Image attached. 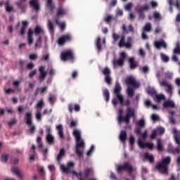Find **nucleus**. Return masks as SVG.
<instances>
[{
	"mask_svg": "<svg viewBox=\"0 0 180 180\" xmlns=\"http://www.w3.org/2000/svg\"><path fill=\"white\" fill-rule=\"evenodd\" d=\"M141 72H143L144 74H147L150 69L147 66H143V68H140Z\"/></svg>",
	"mask_w": 180,
	"mask_h": 180,
	"instance_id": "nucleus-54",
	"label": "nucleus"
},
{
	"mask_svg": "<svg viewBox=\"0 0 180 180\" xmlns=\"http://www.w3.org/2000/svg\"><path fill=\"white\" fill-rule=\"evenodd\" d=\"M126 115L124 117V122L126 123V124H129L130 123V119H136V111L134 108H131L130 107H127L126 109Z\"/></svg>",
	"mask_w": 180,
	"mask_h": 180,
	"instance_id": "nucleus-9",
	"label": "nucleus"
},
{
	"mask_svg": "<svg viewBox=\"0 0 180 180\" xmlns=\"http://www.w3.org/2000/svg\"><path fill=\"white\" fill-rule=\"evenodd\" d=\"M169 164H171V157L167 156L160 163L157 165L156 168L158 169L159 172H161V174L168 175Z\"/></svg>",
	"mask_w": 180,
	"mask_h": 180,
	"instance_id": "nucleus-3",
	"label": "nucleus"
},
{
	"mask_svg": "<svg viewBox=\"0 0 180 180\" xmlns=\"http://www.w3.org/2000/svg\"><path fill=\"white\" fill-rule=\"evenodd\" d=\"M143 157L144 158H146V160H148L149 162H154V156L153 155H150V153H148V152L144 153Z\"/></svg>",
	"mask_w": 180,
	"mask_h": 180,
	"instance_id": "nucleus-35",
	"label": "nucleus"
},
{
	"mask_svg": "<svg viewBox=\"0 0 180 180\" xmlns=\"http://www.w3.org/2000/svg\"><path fill=\"white\" fill-rule=\"evenodd\" d=\"M44 106V101L43 99L40 100L39 103L37 104V113L35 115V117L37 120H41V109H43V107Z\"/></svg>",
	"mask_w": 180,
	"mask_h": 180,
	"instance_id": "nucleus-10",
	"label": "nucleus"
},
{
	"mask_svg": "<svg viewBox=\"0 0 180 180\" xmlns=\"http://www.w3.org/2000/svg\"><path fill=\"white\" fill-rule=\"evenodd\" d=\"M94 151H95V146L94 145H92L90 148V149L88 150L86 155H88V157L92 155V153H94Z\"/></svg>",
	"mask_w": 180,
	"mask_h": 180,
	"instance_id": "nucleus-53",
	"label": "nucleus"
},
{
	"mask_svg": "<svg viewBox=\"0 0 180 180\" xmlns=\"http://www.w3.org/2000/svg\"><path fill=\"white\" fill-rule=\"evenodd\" d=\"M60 60L62 61H70L72 63L75 60V56L72 50H67L62 51L60 53Z\"/></svg>",
	"mask_w": 180,
	"mask_h": 180,
	"instance_id": "nucleus-6",
	"label": "nucleus"
},
{
	"mask_svg": "<svg viewBox=\"0 0 180 180\" xmlns=\"http://www.w3.org/2000/svg\"><path fill=\"white\" fill-rule=\"evenodd\" d=\"M138 124L140 127H144L146 126V121L143 119H141L138 122Z\"/></svg>",
	"mask_w": 180,
	"mask_h": 180,
	"instance_id": "nucleus-59",
	"label": "nucleus"
},
{
	"mask_svg": "<svg viewBox=\"0 0 180 180\" xmlns=\"http://www.w3.org/2000/svg\"><path fill=\"white\" fill-rule=\"evenodd\" d=\"M38 0H30V6L33 8L34 11H40V4L37 2Z\"/></svg>",
	"mask_w": 180,
	"mask_h": 180,
	"instance_id": "nucleus-19",
	"label": "nucleus"
},
{
	"mask_svg": "<svg viewBox=\"0 0 180 180\" xmlns=\"http://www.w3.org/2000/svg\"><path fill=\"white\" fill-rule=\"evenodd\" d=\"M160 58L164 63H168V61H169V57H168V56L164 54L163 53H160Z\"/></svg>",
	"mask_w": 180,
	"mask_h": 180,
	"instance_id": "nucleus-45",
	"label": "nucleus"
},
{
	"mask_svg": "<svg viewBox=\"0 0 180 180\" xmlns=\"http://www.w3.org/2000/svg\"><path fill=\"white\" fill-rule=\"evenodd\" d=\"M13 85L14 87L15 88H19L20 85V81L19 80H15L13 82Z\"/></svg>",
	"mask_w": 180,
	"mask_h": 180,
	"instance_id": "nucleus-63",
	"label": "nucleus"
},
{
	"mask_svg": "<svg viewBox=\"0 0 180 180\" xmlns=\"http://www.w3.org/2000/svg\"><path fill=\"white\" fill-rule=\"evenodd\" d=\"M56 130H58V136H59L60 139H61L62 140L64 139H65L64 129L63 128V125L62 124L57 125Z\"/></svg>",
	"mask_w": 180,
	"mask_h": 180,
	"instance_id": "nucleus-21",
	"label": "nucleus"
},
{
	"mask_svg": "<svg viewBox=\"0 0 180 180\" xmlns=\"http://www.w3.org/2000/svg\"><path fill=\"white\" fill-rule=\"evenodd\" d=\"M103 95L105 98V102H109L110 99V93H109V90L108 89H105L103 90Z\"/></svg>",
	"mask_w": 180,
	"mask_h": 180,
	"instance_id": "nucleus-32",
	"label": "nucleus"
},
{
	"mask_svg": "<svg viewBox=\"0 0 180 180\" xmlns=\"http://www.w3.org/2000/svg\"><path fill=\"white\" fill-rule=\"evenodd\" d=\"M163 108H175V103L172 101H166L162 104Z\"/></svg>",
	"mask_w": 180,
	"mask_h": 180,
	"instance_id": "nucleus-27",
	"label": "nucleus"
},
{
	"mask_svg": "<svg viewBox=\"0 0 180 180\" xmlns=\"http://www.w3.org/2000/svg\"><path fill=\"white\" fill-rule=\"evenodd\" d=\"M124 47H126L127 49H130L131 47V37H128L127 41L125 42V44L124 45Z\"/></svg>",
	"mask_w": 180,
	"mask_h": 180,
	"instance_id": "nucleus-44",
	"label": "nucleus"
},
{
	"mask_svg": "<svg viewBox=\"0 0 180 180\" xmlns=\"http://www.w3.org/2000/svg\"><path fill=\"white\" fill-rule=\"evenodd\" d=\"M11 172H13V174H15V175H17L18 178H20V179L23 178V175H22V173H20V171L19 170V169L16 167H12Z\"/></svg>",
	"mask_w": 180,
	"mask_h": 180,
	"instance_id": "nucleus-31",
	"label": "nucleus"
},
{
	"mask_svg": "<svg viewBox=\"0 0 180 180\" xmlns=\"http://www.w3.org/2000/svg\"><path fill=\"white\" fill-rule=\"evenodd\" d=\"M112 37L114 41H117V40H119L120 39V35L117 34L115 32H113L112 34Z\"/></svg>",
	"mask_w": 180,
	"mask_h": 180,
	"instance_id": "nucleus-52",
	"label": "nucleus"
},
{
	"mask_svg": "<svg viewBox=\"0 0 180 180\" xmlns=\"http://www.w3.org/2000/svg\"><path fill=\"white\" fill-rule=\"evenodd\" d=\"M157 150L158 153H162L164 151V146L162 145V139H158L157 140Z\"/></svg>",
	"mask_w": 180,
	"mask_h": 180,
	"instance_id": "nucleus-23",
	"label": "nucleus"
},
{
	"mask_svg": "<svg viewBox=\"0 0 180 180\" xmlns=\"http://www.w3.org/2000/svg\"><path fill=\"white\" fill-rule=\"evenodd\" d=\"M122 91V86H120V83L117 82L115 83V89H114V94L116 96V98H114L112 100V103L114 106H116L117 103H123V95L120 94V91Z\"/></svg>",
	"mask_w": 180,
	"mask_h": 180,
	"instance_id": "nucleus-4",
	"label": "nucleus"
},
{
	"mask_svg": "<svg viewBox=\"0 0 180 180\" xmlns=\"http://www.w3.org/2000/svg\"><path fill=\"white\" fill-rule=\"evenodd\" d=\"M66 14H67V12L65 11V10H64V8H59L56 12L55 18L60 19V16H64V15H66Z\"/></svg>",
	"mask_w": 180,
	"mask_h": 180,
	"instance_id": "nucleus-24",
	"label": "nucleus"
},
{
	"mask_svg": "<svg viewBox=\"0 0 180 180\" xmlns=\"http://www.w3.org/2000/svg\"><path fill=\"white\" fill-rule=\"evenodd\" d=\"M148 9H150V6L145 5L138 10L139 19L140 20H144V19H146V14L144 13V11H148Z\"/></svg>",
	"mask_w": 180,
	"mask_h": 180,
	"instance_id": "nucleus-13",
	"label": "nucleus"
},
{
	"mask_svg": "<svg viewBox=\"0 0 180 180\" xmlns=\"http://www.w3.org/2000/svg\"><path fill=\"white\" fill-rule=\"evenodd\" d=\"M31 150H32L33 153L31 156H30V161H34V160H36V157H37V153H36V146L32 145Z\"/></svg>",
	"mask_w": 180,
	"mask_h": 180,
	"instance_id": "nucleus-30",
	"label": "nucleus"
},
{
	"mask_svg": "<svg viewBox=\"0 0 180 180\" xmlns=\"http://www.w3.org/2000/svg\"><path fill=\"white\" fill-rule=\"evenodd\" d=\"M8 160H9V155L4 154L1 157V162H8Z\"/></svg>",
	"mask_w": 180,
	"mask_h": 180,
	"instance_id": "nucleus-48",
	"label": "nucleus"
},
{
	"mask_svg": "<svg viewBox=\"0 0 180 180\" xmlns=\"http://www.w3.org/2000/svg\"><path fill=\"white\" fill-rule=\"evenodd\" d=\"M55 22L56 25H58V27H60V30H65V22H60V18H57L55 20Z\"/></svg>",
	"mask_w": 180,
	"mask_h": 180,
	"instance_id": "nucleus-34",
	"label": "nucleus"
},
{
	"mask_svg": "<svg viewBox=\"0 0 180 180\" xmlns=\"http://www.w3.org/2000/svg\"><path fill=\"white\" fill-rule=\"evenodd\" d=\"M125 84L128 86L127 88V95L129 98H133L134 96V88H140V83L137 82L136 79L133 77H128L125 79ZM133 87H131V86Z\"/></svg>",
	"mask_w": 180,
	"mask_h": 180,
	"instance_id": "nucleus-2",
	"label": "nucleus"
},
{
	"mask_svg": "<svg viewBox=\"0 0 180 180\" xmlns=\"http://www.w3.org/2000/svg\"><path fill=\"white\" fill-rule=\"evenodd\" d=\"M39 75L38 77V80L40 83L43 82L47 77V72L46 71V66L43 65L39 68Z\"/></svg>",
	"mask_w": 180,
	"mask_h": 180,
	"instance_id": "nucleus-11",
	"label": "nucleus"
},
{
	"mask_svg": "<svg viewBox=\"0 0 180 180\" xmlns=\"http://www.w3.org/2000/svg\"><path fill=\"white\" fill-rule=\"evenodd\" d=\"M169 153H172V154H180V150L178 148H174L172 146H169L168 148Z\"/></svg>",
	"mask_w": 180,
	"mask_h": 180,
	"instance_id": "nucleus-36",
	"label": "nucleus"
},
{
	"mask_svg": "<svg viewBox=\"0 0 180 180\" xmlns=\"http://www.w3.org/2000/svg\"><path fill=\"white\" fill-rule=\"evenodd\" d=\"M160 86L167 87V94H169L170 95H172V86L171 84H169L168 82H167V80L164 79L161 82H160Z\"/></svg>",
	"mask_w": 180,
	"mask_h": 180,
	"instance_id": "nucleus-15",
	"label": "nucleus"
},
{
	"mask_svg": "<svg viewBox=\"0 0 180 180\" xmlns=\"http://www.w3.org/2000/svg\"><path fill=\"white\" fill-rule=\"evenodd\" d=\"M126 37H124V35L122 34L120 37V40L118 43V46L120 49H122V47H124V44H126V42L124 41Z\"/></svg>",
	"mask_w": 180,
	"mask_h": 180,
	"instance_id": "nucleus-38",
	"label": "nucleus"
},
{
	"mask_svg": "<svg viewBox=\"0 0 180 180\" xmlns=\"http://www.w3.org/2000/svg\"><path fill=\"white\" fill-rule=\"evenodd\" d=\"M48 27L51 33H54V22H52L51 20L48 21Z\"/></svg>",
	"mask_w": 180,
	"mask_h": 180,
	"instance_id": "nucleus-41",
	"label": "nucleus"
},
{
	"mask_svg": "<svg viewBox=\"0 0 180 180\" xmlns=\"http://www.w3.org/2000/svg\"><path fill=\"white\" fill-rule=\"evenodd\" d=\"M68 108L70 113H72L74 110L76 112H79V110H81V106L79 105V104L70 103L68 105Z\"/></svg>",
	"mask_w": 180,
	"mask_h": 180,
	"instance_id": "nucleus-16",
	"label": "nucleus"
},
{
	"mask_svg": "<svg viewBox=\"0 0 180 180\" xmlns=\"http://www.w3.org/2000/svg\"><path fill=\"white\" fill-rule=\"evenodd\" d=\"M119 137L120 141L126 143V140H127V132L126 131H121Z\"/></svg>",
	"mask_w": 180,
	"mask_h": 180,
	"instance_id": "nucleus-26",
	"label": "nucleus"
},
{
	"mask_svg": "<svg viewBox=\"0 0 180 180\" xmlns=\"http://www.w3.org/2000/svg\"><path fill=\"white\" fill-rule=\"evenodd\" d=\"M120 105H124V106H127L129 108V106H130V100L129 99H127L124 101V97H123V100H122V103H120Z\"/></svg>",
	"mask_w": 180,
	"mask_h": 180,
	"instance_id": "nucleus-51",
	"label": "nucleus"
},
{
	"mask_svg": "<svg viewBox=\"0 0 180 180\" xmlns=\"http://www.w3.org/2000/svg\"><path fill=\"white\" fill-rule=\"evenodd\" d=\"M148 95H157V91L154 88H148L147 90Z\"/></svg>",
	"mask_w": 180,
	"mask_h": 180,
	"instance_id": "nucleus-49",
	"label": "nucleus"
},
{
	"mask_svg": "<svg viewBox=\"0 0 180 180\" xmlns=\"http://www.w3.org/2000/svg\"><path fill=\"white\" fill-rule=\"evenodd\" d=\"M155 101L157 102H161V101H165V96L164 94H155Z\"/></svg>",
	"mask_w": 180,
	"mask_h": 180,
	"instance_id": "nucleus-42",
	"label": "nucleus"
},
{
	"mask_svg": "<svg viewBox=\"0 0 180 180\" xmlns=\"http://www.w3.org/2000/svg\"><path fill=\"white\" fill-rule=\"evenodd\" d=\"M73 136L76 139L75 154L78 158H82L84 157V150H85V142L81 137L79 131H73Z\"/></svg>",
	"mask_w": 180,
	"mask_h": 180,
	"instance_id": "nucleus-1",
	"label": "nucleus"
},
{
	"mask_svg": "<svg viewBox=\"0 0 180 180\" xmlns=\"http://www.w3.org/2000/svg\"><path fill=\"white\" fill-rule=\"evenodd\" d=\"M74 167V162H70L68 163L67 167L64 165H60V169H62L63 172L65 174H70L71 172L72 168Z\"/></svg>",
	"mask_w": 180,
	"mask_h": 180,
	"instance_id": "nucleus-14",
	"label": "nucleus"
},
{
	"mask_svg": "<svg viewBox=\"0 0 180 180\" xmlns=\"http://www.w3.org/2000/svg\"><path fill=\"white\" fill-rule=\"evenodd\" d=\"M46 140L48 144H49V146H53V144H54V143H56L54 136L51 134H49L46 135Z\"/></svg>",
	"mask_w": 180,
	"mask_h": 180,
	"instance_id": "nucleus-25",
	"label": "nucleus"
},
{
	"mask_svg": "<svg viewBox=\"0 0 180 180\" xmlns=\"http://www.w3.org/2000/svg\"><path fill=\"white\" fill-rule=\"evenodd\" d=\"M65 155V149L62 148L60 150L59 154L58 155L56 160L58 161V162H60V161H61V159L63 158V157H64Z\"/></svg>",
	"mask_w": 180,
	"mask_h": 180,
	"instance_id": "nucleus-33",
	"label": "nucleus"
},
{
	"mask_svg": "<svg viewBox=\"0 0 180 180\" xmlns=\"http://www.w3.org/2000/svg\"><path fill=\"white\" fill-rule=\"evenodd\" d=\"M174 54L180 55V44H179V42H177L176 44V47L174 49Z\"/></svg>",
	"mask_w": 180,
	"mask_h": 180,
	"instance_id": "nucleus-47",
	"label": "nucleus"
},
{
	"mask_svg": "<svg viewBox=\"0 0 180 180\" xmlns=\"http://www.w3.org/2000/svg\"><path fill=\"white\" fill-rule=\"evenodd\" d=\"M46 6L51 12H53L56 8V5L53 3V0H47Z\"/></svg>",
	"mask_w": 180,
	"mask_h": 180,
	"instance_id": "nucleus-29",
	"label": "nucleus"
},
{
	"mask_svg": "<svg viewBox=\"0 0 180 180\" xmlns=\"http://www.w3.org/2000/svg\"><path fill=\"white\" fill-rule=\"evenodd\" d=\"M96 47L98 51H101L102 50V44H101V37H98L96 41Z\"/></svg>",
	"mask_w": 180,
	"mask_h": 180,
	"instance_id": "nucleus-40",
	"label": "nucleus"
},
{
	"mask_svg": "<svg viewBox=\"0 0 180 180\" xmlns=\"http://www.w3.org/2000/svg\"><path fill=\"white\" fill-rule=\"evenodd\" d=\"M26 1L27 0H20L15 2V5L16 6H18V8H19V9H21V11H25V9H26V7L27 6L25 3Z\"/></svg>",
	"mask_w": 180,
	"mask_h": 180,
	"instance_id": "nucleus-18",
	"label": "nucleus"
},
{
	"mask_svg": "<svg viewBox=\"0 0 180 180\" xmlns=\"http://www.w3.org/2000/svg\"><path fill=\"white\" fill-rule=\"evenodd\" d=\"M105 81L108 85H110L112 84V78H110V76H105Z\"/></svg>",
	"mask_w": 180,
	"mask_h": 180,
	"instance_id": "nucleus-62",
	"label": "nucleus"
},
{
	"mask_svg": "<svg viewBox=\"0 0 180 180\" xmlns=\"http://www.w3.org/2000/svg\"><path fill=\"white\" fill-rule=\"evenodd\" d=\"M134 143H135V139H134V136H131L129 137V145L133 147L134 146Z\"/></svg>",
	"mask_w": 180,
	"mask_h": 180,
	"instance_id": "nucleus-60",
	"label": "nucleus"
},
{
	"mask_svg": "<svg viewBox=\"0 0 180 180\" xmlns=\"http://www.w3.org/2000/svg\"><path fill=\"white\" fill-rule=\"evenodd\" d=\"M27 39L29 46H32V44H33V30H32V28L28 30Z\"/></svg>",
	"mask_w": 180,
	"mask_h": 180,
	"instance_id": "nucleus-22",
	"label": "nucleus"
},
{
	"mask_svg": "<svg viewBox=\"0 0 180 180\" xmlns=\"http://www.w3.org/2000/svg\"><path fill=\"white\" fill-rule=\"evenodd\" d=\"M10 162L11 164H18V162H19V159L18 158L11 157Z\"/></svg>",
	"mask_w": 180,
	"mask_h": 180,
	"instance_id": "nucleus-56",
	"label": "nucleus"
},
{
	"mask_svg": "<svg viewBox=\"0 0 180 180\" xmlns=\"http://www.w3.org/2000/svg\"><path fill=\"white\" fill-rule=\"evenodd\" d=\"M151 29H152L151 23L148 22L145 25V26L143 27V32H150Z\"/></svg>",
	"mask_w": 180,
	"mask_h": 180,
	"instance_id": "nucleus-46",
	"label": "nucleus"
},
{
	"mask_svg": "<svg viewBox=\"0 0 180 180\" xmlns=\"http://www.w3.org/2000/svg\"><path fill=\"white\" fill-rule=\"evenodd\" d=\"M35 36H39V34H44V30L39 25H36L34 30Z\"/></svg>",
	"mask_w": 180,
	"mask_h": 180,
	"instance_id": "nucleus-28",
	"label": "nucleus"
},
{
	"mask_svg": "<svg viewBox=\"0 0 180 180\" xmlns=\"http://www.w3.org/2000/svg\"><path fill=\"white\" fill-rule=\"evenodd\" d=\"M136 169L133 167V165L130 164L129 162H125L122 165H119L117 167V174H121V172H123V171H127L129 175H131L133 174L134 171H135Z\"/></svg>",
	"mask_w": 180,
	"mask_h": 180,
	"instance_id": "nucleus-5",
	"label": "nucleus"
},
{
	"mask_svg": "<svg viewBox=\"0 0 180 180\" xmlns=\"http://www.w3.org/2000/svg\"><path fill=\"white\" fill-rule=\"evenodd\" d=\"M40 44H41V36H39L38 39L37 40V41L35 43V47L36 48L39 47V46H40Z\"/></svg>",
	"mask_w": 180,
	"mask_h": 180,
	"instance_id": "nucleus-61",
	"label": "nucleus"
},
{
	"mask_svg": "<svg viewBox=\"0 0 180 180\" xmlns=\"http://www.w3.org/2000/svg\"><path fill=\"white\" fill-rule=\"evenodd\" d=\"M126 57L127 55L126 52H121L120 53V58L118 59H113L112 65L115 68H117V67H123L124 65V61H126Z\"/></svg>",
	"mask_w": 180,
	"mask_h": 180,
	"instance_id": "nucleus-7",
	"label": "nucleus"
},
{
	"mask_svg": "<svg viewBox=\"0 0 180 180\" xmlns=\"http://www.w3.org/2000/svg\"><path fill=\"white\" fill-rule=\"evenodd\" d=\"M128 63L129 64L130 70H136L137 68V62H136V59L134 57H131L129 58Z\"/></svg>",
	"mask_w": 180,
	"mask_h": 180,
	"instance_id": "nucleus-17",
	"label": "nucleus"
},
{
	"mask_svg": "<svg viewBox=\"0 0 180 180\" xmlns=\"http://www.w3.org/2000/svg\"><path fill=\"white\" fill-rule=\"evenodd\" d=\"M11 1L9 0L6 1L5 3V7L6 12L11 13L12 11H13V6L10 5Z\"/></svg>",
	"mask_w": 180,
	"mask_h": 180,
	"instance_id": "nucleus-37",
	"label": "nucleus"
},
{
	"mask_svg": "<svg viewBox=\"0 0 180 180\" xmlns=\"http://www.w3.org/2000/svg\"><path fill=\"white\" fill-rule=\"evenodd\" d=\"M103 75L105 77L110 76V69L108 68H105L103 70Z\"/></svg>",
	"mask_w": 180,
	"mask_h": 180,
	"instance_id": "nucleus-50",
	"label": "nucleus"
},
{
	"mask_svg": "<svg viewBox=\"0 0 180 180\" xmlns=\"http://www.w3.org/2000/svg\"><path fill=\"white\" fill-rule=\"evenodd\" d=\"M72 37L70 34H66L60 37L58 40L59 46H63L66 41H71Z\"/></svg>",
	"mask_w": 180,
	"mask_h": 180,
	"instance_id": "nucleus-12",
	"label": "nucleus"
},
{
	"mask_svg": "<svg viewBox=\"0 0 180 180\" xmlns=\"http://www.w3.org/2000/svg\"><path fill=\"white\" fill-rule=\"evenodd\" d=\"M155 46L158 49H161V47H162L163 49H167V47H168L167 42H165V41H164V39H161L160 41H156L155 43Z\"/></svg>",
	"mask_w": 180,
	"mask_h": 180,
	"instance_id": "nucleus-20",
	"label": "nucleus"
},
{
	"mask_svg": "<svg viewBox=\"0 0 180 180\" xmlns=\"http://www.w3.org/2000/svg\"><path fill=\"white\" fill-rule=\"evenodd\" d=\"M37 143L39 148H41L43 147V143H41V137L38 136L37 138Z\"/></svg>",
	"mask_w": 180,
	"mask_h": 180,
	"instance_id": "nucleus-57",
	"label": "nucleus"
},
{
	"mask_svg": "<svg viewBox=\"0 0 180 180\" xmlns=\"http://www.w3.org/2000/svg\"><path fill=\"white\" fill-rule=\"evenodd\" d=\"M30 60H36L37 59V53H32L29 56Z\"/></svg>",
	"mask_w": 180,
	"mask_h": 180,
	"instance_id": "nucleus-64",
	"label": "nucleus"
},
{
	"mask_svg": "<svg viewBox=\"0 0 180 180\" xmlns=\"http://www.w3.org/2000/svg\"><path fill=\"white\" fill-rule=\"evenodd\" d=\"M104 20L106 22V23H109L113 20V17L110 15H108L106 18H104Z\"/></svg>",
	"mask_w": 180,
	"mask_h": 180,
	"instance_id": "nucleus-55",
	"label": "nucleus"
},
{
	"mask_svg": "<svg viewBox=\"0 0 180 180\" xmlns=\"http://www.w3.org/2000/svg\"><path fill=\"white\" fill-rule=\"evenodd\" d=\"M124 117H123V109H120L118 110V122L119 123L123 122Z\"/></svg>",
	"mask_w": 180,
	"mask_h": 180,
	"instance_id": "nucleus-39",
	"label": "nucleus"
},
{
	"mask_svg": "<svg viewBox=\"0 0 180 180\" xmlns=\"http://www.w3.org/2000/svg\"><path fill=\"white\" fill-rule=\"evenodd\" d=\"M25 120L26 124L30 127V134H34V131H36V127L33 125V117L32 115V112L25 113Z\"/></svg>",
	"mask_w": 180,
	"mask_h": 180,
	"instance_id": "nucleus-8",
	"label": "nucleus"
},
{
	"mask_svg": "<svg viewBox=\"0 0 180 180\" xmlns=\"http://www.w3.org/2000/svg\"><path fill=\"white\" fill-rule=\"evenodd\" d=\"M49 102L51 105H54V103L56 102V96L54 94H49Z\"/></svg>",
	"mask_w": 180,
	"mask_h": 180,
	"instance_id": "nucleus-43",
	"label": "nucleus"
},
{
	"mask_svg": "<svg viewBox=\"0 0 180 180\" xmlns=\"http://www.w3.org/2000/svg\"><path fill=\"white\" fill-rule=\"evenodd\" d=\"M138 144L139 147H141V148H146V143L143 142V141L140 139L138 141Z\"/></svg>",
	"mask_w": 180,
	"mask_h": 180,
	"instance_id": "nucleus-58",
	"label": "nucleus"
}]
</instances>
